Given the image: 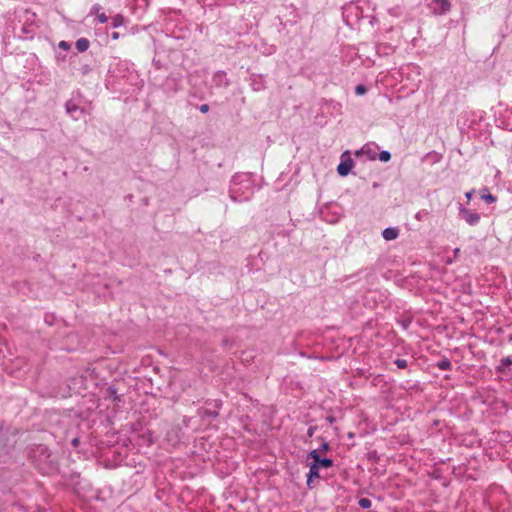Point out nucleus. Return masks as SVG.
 I'll use <instances>...</instances> for the list:
<instances>
[{
	"instance_id": "nucleus-14",
	"label": "nucleus",
	"mask_w": 512,
	"mask_h": 512,
	"mask_svg": "<svg viewBox=\"0 0 512 512\" xmlns=\"http://www.w3.org/2000/svg\"><path fill=\"white\" fill-rule=\"evenodd\" d=\"M391 159V154L389 151H381L379 153V160L382 162H387Z\"/></svg>"
},
{
	"instance_id": "nucleus-27",
	"label": "nucleus",
	"mask_w": 512,
	"mask_h": 512,
	"mask_svg": "<svg viewBox=\"0 0 512 512\" xmlns=\"http://www.w3.org/2000/svg\"><path fill=\"white\" fill-rule=\"evenodd\" d=\"M111 37H112V39H113V40H118V39H119V37H120V35H119V33H118V32H113V33L111 34Z\"/></svg>"
},
{
	"instance_id": "nucleus-8",
	"label": "nucleus",
	"mask_w": 512,
	"mask_h": 512,
	"mask_svg": "<svg viewBox=\"0 0 512 512\" xmlns=\"http://www.w3.org/2000/svg\"><path fill=\"white\" fill-rule=\"evenodd\" d=\"M437 367L440 369V370H443V371H446V370H450L451 367H452V364L450 362L449 359L447 358H443L441 360H439L437 362Z\"/></svg>"
},
{
	"instance_id": "nucleus-13",
	"label": "nucleus",
	"mask_w": 512,
	"mask_h": 512,
	"mask_svg": "<svg viewBox=\"0 0 512 512\" xmlns=\"http://www.w3.org/2000/svg\"><path fill=\"white\" fill-rule=\"evenodd\" d=\"M481 198L488 204L494 203L496 201V197L491 193H483Z\"/></svg>"
},
{
	"instance_id": "nucleus-26",
	"label": "nucleus",
	"mask_w": 512,
	"mask_h": 512,
	"mask_svg": "<svg viewBox=\"0 0 512 512\" xmlns=\"http://www.w3.org/2000/svg\"><path fill=\"white\" fill-rule=\"evenodd\" d=\"M473 193H474V190H471V191H469V192H467V193L465 194V196H466V198H467V200H468V201H470V200H471Z\"/></svg>"
},
{
	"instance_id": "nucleus-4",
	"label": "nucleus",
	"mask_w": 512,
	"mask_h": 512,
	"mask_svg": "<svg viewBox=\"0 0 512 512\" xmlns=\"http://www.w3.org/2000/svg\"><path fill=\"white\" fill-rule=\"evenodd\" d=\"M220 405L221 404L219 401H215L214 406L216 409L210 410V409H206V408H201L198 410V416L202 420H205L206 418H216L219 415L218 409H219Z\"/></svg>"
},
{
	"instance_id": "nucleus-2",
	"label": "nucleus",
	"mask_w": 512,
	"mask_h": 512,
	"mask_svg": "<svg viewBox=\"0 0 512 512\" xmlns=\"http://www.w3.org/2000/svg\"><path fill=\"white\" fill-rule=\"evenodd\" d=\"M429 8L435 15H443L451 9V3L449 0H432L429 4Z\"/></svg>"
},
{
	"instance_id": "nucleus-1",
	"label": "nucleus",
	"mask_w": 512,
	"mask_h": 512,
	"mask_svg": "<svg viewBox=\"0 0 512 512\" xmlns=\"http://www.w3.org/2000/svg\"><path fill=\"white\" fill-rule=\"evenodd\" d=\"M307 458L312 459L307 474V486L309 489H312L314 487L312 484L313 480L320 477L319 471H321V468L331 467L333 461L330 458H321L317 450L310 451Z\"/></svg>"
},
{
	"instance_id": "nucleus-29",
	"label": "nucleus",
	"mask_w": 512,
	"mask_h": 512,
	"mask_svg": "<svg viewBox=\"0 0 512 512\" xmlns=\"http://www.w3.org/2000/svg\"><path fill=\"white\" fill-rule=\"evenodd\" d=\"M459 252H460V249H459V248H455V249H454V251H453L454 258H457V257H458Z\"/></svg>"
},
{
	"instance_id": "nucleus-12",
	"label": "nucleus",
	"mask_w": 512,
	"mask_h": 512,
	"mask_svg": "<svg viewBox=\"0 0 512 512\" xmlns=\"http://www.w3.org/2000/svg\"><path fill=\"white\" fill-rule=\"evenodd\" d=\"M358 505L363 509H368L371 507L372 502L368 498H360L358 501Z\"/></svg>"
},
{
	"instance_id": "nucleus-3",
	"label": "nucleus",
	"mask_w": 512,
	"mask_h": 512,
	"mask_svg": "<svg viewBox=\"0 0 512 512\" xmlns=\"http://www.w3.org/2000/svg\"><path fill=\"white\" fill-rule=\"evenodd\" d=\"M459 215L462 219H464L467 224L470 226H475L480 221V215L476 212H471L470 210L460 206L459 207Z\"/></svg>"
},
{
	"instance_id": "nucleus-30",
	"label": "nucleus",
	"mask_w": 512,
	"mask_h": 512,
	"mask_svg": "<svg viewBox=\"0 0 512 512\" xmlns=\"http://www.w3.org/2000/svg\"><path fill=\"white\" fill-rule=\"evenodd\" d=\"M308 435H309V436H312V435H313V428H312V427H310V428L308 429Z\"/></svg>"
},
{
	"instance_id": "nucleus-6",
	"label": "nucleus",
	"mask_w": 512,
	"mask_h": 512,
	"mask_svg": "<svg viewBox=\"0 0 512 512\" xmlns=\"http://www.w3.org/2000/svg\"><path fill=\"white\" fill-rule=\"evenodd\" d=\"M398 235H399V230L394 227L385 228L382 232L383 238L387 241L396 239L398 237Z\"/></svg>"
},
{
	"instance_id": "nucleus-17",
	"label": "nucleus",
	"mask_w": 512,
	"mask_h": 512,
	"mask_svg": "<svg viewBox=\"0 0 512 512\" xmlns=\"http://www.w3.org/2000/svg\"><path fill=\"white\" fill-rule=\"evenodd\" d=\"M511 364H512V357L511 356L504 357V358L501 359V365L503 367H509Z\"/></svg>"
},
{
	"instance_id": "nucleus-28",
	"label": "nucleus",
	"mask_w": 512,
	"mask_h": 512,
	"mask_svg": "<svg viewBox=\"0 0 512 512\" xmlns=\"http://www.w3.org/2000/svg\"><path fill=\"white\" fill-rule=\"evenodd\" d=\"M71 444H72V446L77 447L79 444V439L78 438L72 439Z\"/></svg>"
},
{
	"instance_id": "nucleus-5",
	"label": "nucleus",
	"mask_w": 512,
	"mask_h": 512,
	"mask_svg": "<svg viewBox=\"0 0 512 512\" xmlns=\"http://www.w3.org/2000/svg\"><path fill=\"white\" fill-rule=\"evenodd\" d=\"M353 166V160L348 158L345 161H342L338 167L337 172L340 176H346L350 172L351 168Z\"/></svg>"
},
{
	"instance_id": "nucleus-7",
	"label": "nucleus",
	"mask_w": 512,
	"mask_h": 512,
	"mask_svg": "<svg viewBox=\"0 0 512 512\" xmlns=\"http://www.w3.org/2000/svg\"><path fill=\"white\" fill-rule=\"evenodd\" d=\"M89 45V40L86 38H79L75 43L76 49L81 53L85 52L89 48Z\"/></svg>"
},
{
	"instance_id": "nucleus-9",
	"label": "nucleus",
	"mask_w": 512,
	"mask_h": 512,
	"mask_svg": "<svg viewBox=\"0 0 512 512\" xmlns=\"http://www.w3.org/2000/svg\"><path fill=\"white\" fill-rule=\"evenodd\" d=\"M66 107V112L70 115H74V113L80 111L82 112V110L73 102L69 101L66 103L65 105Z\"/></svg>"
},
{
	"instance_id": "nucleus-20",
	"label": "nucleus",
	"mask_w": 512,
	"mask_h": 512,
	"mask_svg": "<svg viewBox=\"0 0 512 512\" xmlns=\"http://www.w3.org/2000/svg\"><path fill=\"white\" fill-rule=\"evenodd\" d=\"M101 9H102V7L99 4H94L91 7V13L98 15V14H100Z\"/></svg>"
},
{
	"instance_id": "nucleus-24",
	"label": "nucleus",
	"mask_w": 512,
	"mask_h": 512,
	"mask_svg": "<svg viewBox=\"0 0 512 512\" xmlns=\"http://www.w3.org/2000/svg\"><path fill=\"white\" fill-rule=\"evenodd\" d=\"M199 111L201 113H207L209 111V106L207 104H202L199 106Z\"/></svg>"
},
{
	"instance_id": "nucleus-19",
	"label": "nucleus",
	"mask_w": 512,
	"mask_h": 512,
	"mask_svg": "<svg viewBox=\"0 0 512 512\" xmlns=\"http://www.w3.org/2000/svg\"><path fill=\"white\" fill-rule=\"evenodd\" d=\"M107 391H108L109 395L111 397H113L114 400H117V401L120 400V397L117 395L116 389L114 387H109Z\"/></svg>"
},
{
	"instance_id": "nucleus-25",
	"label": "nucleus",
	"mask_w": 512,
	"mask_h": 512,
	"mask_svg": "<svg viewBox=\"0 0 512 512\" xmlns=\"http://www.w3.org/2000/svg\"><path fill=\"white\" fill-rule=\"evenodd\" d=\"M37 452H39V453L44 455V454L48 453V449L45 446H39L37 448Z\"/></svg>"
},
{
	"instance_id": "nucleus-21",
	"label": "nucleus",
	"mask_w": 512,
	"mask_h": 512,
	"mask_svg": "<svg viewBox=\"0 0 512 512\" xmlns=\"http://www.w3.org/2000/svg\"><path fill=\"white\" fill-rule=\"evenodd\" d=\"M97 20L100 23H106L108 21V17L105 15V13H100L97 15Z\"/></svg>"
},
{
	"instance_id": "nucleus-10",
	"label": "nucleus",
	"mask_w": 512,
	"mask_h": 512,
	"mask_svg": "<svg viewBox=\"0 0 512 512\" xmlns=\"http://www.w3.org/2000/svg\"><path fill=\"white\" fill-rule=\"evenodd\" d=\"M124 23V17L121 14H117L112 18V27L117 28L122 26Z\"/></svg>"
},
{
	"instance_id": "nucleus-11",
	"label": "nucleus",
	"mask_w": 512,
	"mask_h": 512,
	"mask_svg": "<svg viewBox=\"0 0 512 512\" xmlns=\"http://www.w3.org/2000/svg\"><path fill=\"white\" fill-rule=\"evenodd\" d=\"M430 215V212L426 209H422L420 211H418L416 214H415V218L418 220V221H424L428 218V216Z\"/></svg>"
},
{
	"instance_id": "nucleus-18",
	"label": "nucleus",
	"mask_w": 512,
	"mask_h": 512,
	"mask_svg": "<svg viewBox=\"0 0 512 512\" xmlns=\"http://www.w3.org/2000/svg\"><path fill=\"white\" fill-rule=\"evenodd\" d=\"M366 91H367L366 87L362 84L357 85L355 88V92L357 95H363L366 93Z\"/></svg>"
},
{
	"instance_id": "nucleus-23",
	"label": "nucleus",
	"mask_w": 512,
	"mask_h": 512,
	"mask_svg": "<svg viewBox=\"0 0 512 512\" xmlns=\"http://www.w3.org/2000/svg\"><path fill=\"white\" fill-rule=\"evenodd\" d=\"M59 47L61 49H64V50H69L70 49V44L68 42H66V41H61L59 43Z\"/></svg>"
},
{
	"instance_id": "nucleus-22",
	"label": "nucleus",
	"mask_w": 512,
	"mask_h": 512,
	"mask_svg": "<svg viewBox=\"0 0 512 512\" xmlns=\"http://www.w3.org/2000/svg\"><path fill=\"white\" fill-rule=\"evenodd\" d=\"M330 448L329 444L327 442H323L321 447L317 450L318 453L321 451V452H326L328 451Z\"/></svg>"
},
{
	"instance_id": "nucleus-16",
	"label": "nucleus",
	"mask_w": 512,
	"mask_h": 512,
	"mask_svg": "<svg viewBox=\"0 0 512 512\" xmlns=\"http://www.w3.org/2000/svg\"><path fill=\"white\" fill-rule=\"evenodd\" d=\"M236 184H237V177H234L232 180V186L230 188V196L234 200H236V196H235L236 190L234 188V185H236Z\"/></svg>"
},
{
	"instance_id": "nucleus-15",
	"label": "nucleus",
	"mask_w": 512,
	"mask_h": 512,
	"mask_svg": "<svg viewBox=\"0 0 512 512\" xmlns=\"http://www.w3.org/2000/svg\"><path fill=\"white\" fill-rule=\"evenodd\" d=\"M394 363H395V365H396L399 369H405V368L407 367V365H408L407 360H405V359H400V358L396 359V360L394 361Z\"/></svg>"
}]
</instances>
